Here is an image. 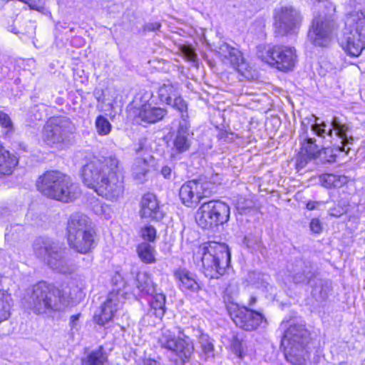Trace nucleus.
<instances>
[{
    "mask_svg": "<svg viewBox=\"0 0 365 365\" xmlns=\"http://www.w3.org/2000/svg\"><path fill=\"white\" fill-rule=\"evenodd\" d=\"M230 258L228 247L216 242L203 243L194 253L195 261L201 262L203 273L210 279H217L225 274Z\"/></svg>",
    "mask_w": 365,
    "mask_h": 365,
    "instance_id": "7ed1b4c3",
    "label": "nucleus"
},
{
    "mask_svg": "<svg viewBox=\"0 0 365 365\" xmlns=\"http://www.w3.org/2000/svg\"><path fill=\"white\" fill-rule=\"evenodd\" d=\"M72 123L66 118H51L45 124L41 134L42 140L51 147H61L69 140L73 131Z\"/></svg>",
    "mask_w": 365,
    "mask_h": 365,
    "instance_id": "ddd939ff",
    "label": "nucleus"
},
{
    "mask_svg": "<svg viewBox=\"0 0 365 365\" xmlns=\"http://www.w3.org/2000/svg\"><path fill=\"white\" fill-rule=\"evenodd\" d=\"M161 174L165 178L170 179L172 175V169L168 166H163L161 169Z\"/></svg>",
    "mask_w": 365,
    "mask_h": 365,
    "instance_id": "603ef678",
    "label": "nucleus"
},
{
    "mask_svg": "<svg viewBox=\"0 0 365 365\" xmlns=\"http://www.w3.org/2000/svg\"><path fill=\"white\" fill-rule=\"evenodd\" d=\"M17 163V158L0 145V177L10 175Z\"/></svg>",
    "mask_w": 365,
    "mask_h": 365,
    "instance_id": "cd10ccee",
    "label": "nucleus"
},
{
    "mask_svg": "<svg viewBox=\"0 0 365 365\" xmlns=\"http://www.w3.org/2000/svg\"><path fill=\"white\" fill-rule=\"evenodd\" d=\"M6 230L5 238L7 240H11L15 238V234L19 235L20 233L23 232L24 228L19 225H15L14 226L10 225V227H7Z\"/></svg>",
    "mask_w": 365,
    "mask_h": 365,
    "instance_id": "c03bdc74",
    "label": "nucleus"
},
{
    "mask_svg": "<svg viewBox=\"0 0 365 365\" xmlns=\"http://www.w3.org/2000/svg\"><path fill=\"white\" fill-rule=\"evenodd\" d=\"M182 52L184 56L190 61H195L196 58V55L193 50L188 46H183L182 48Z\"/></svg>",
    "mask_w": 365,
    "mask_h": 365,
    "instance_id": "de8ad7c7",
    "label": "nucleus"
},
{
    "mask_svg": "<svg viewBox=\"0 0 365 365\" xmlns=\"http://www.w3.org/2000/svg\"><path fill=\"white\" fill-rule=\"evenodd\" d=\"M230 207L221 201H210L203 203L196 212L195 220L200 227L209 229L222 225L230 217Z\"/></svg>",
    "mask_w": 365,
    "mask_h": 365,
    "instance_id": "9b49d317",
    "label": "nucleus"
},
{
    "mask_svg": "<svg viewBox=\"0 0 365 365\" xmlns=\"http://www.w3.org/2000/svg\"><path fill=\"white\" fill-rule=\"evenodd\" d=\"M330 153V157L327 159L328 162H333L335 160L336 155L333 153V150L329 148H327L324 150V153Z\"/></svg>",
    "mask_w": 365,
    "mask_h": 365,
    "instance_id": "4d7b16f0",
    "label": "nucleus"
},
{
    "mask_svg": "<svg viewBox=\"0 0 365 365\" xmlns=\"http://www.w3.org/2000/svg\"><path fill=\"white\" fill-rule=\"evenodd\" d=\"M140 216L154 220H160L163 217L158 201L155 195L147 193L143 195L140 202Z\"/></svg>",
    "mask_w": 365,
    "mask_h": 365,
    "instance_id": "b1692460",
    "label": "nucleus"
},
{
    "mask_svg": "<svg viewBox=\"0 0 365 365\" xmlns=\"http://www.w3.org/2000/svg\"><path fill=\"white\" fill-rule=\"evenodd\" d=\"M34 251L52 269L66 274L70 269L65 256V250L50 239L40 237L34 243Z\"/></svg>",
    "mask_w": 365,
    "mask_h": 365,
    "instance_id": "6e6552de",
    "label": "nucleus"
},
{
    "mask_svg": "<svg viewBox=\"0 0 365 365\" xmlns=\"http://www.w3.org/2000/svg\"><path fill=\"white\" fill-rule=\"evenodd\" d=\"M199 344L201 357L205 361L213 359L215 357L213 340L207 334H202L199 337Z\"/></svg>",
    "mask_w": 365,
    "mask_h": 365,
    "instance_id": "c756f323",
    "label": "nucleus"
},
{
    "mask_svg": "<svg viewBox=\"0 0 365 365\" xmlns=\"http://www.w3.org/2000/svg\"><path fill=\"white\" fill-rule=\"evenodd\" d=\"M286 360L293 365H306L310 361L311 344L283 346Z\"/></svg>",
    "mask_w": 365,
    "mask_h": 365,
    "instance_id": "4be33fe9",
    "label": "nucleus"
},
{
    "mask_svg": "<svg viewBox=\"0 0 365 365\" xmlns=\"http://www.w3.org/2000/svg\"><path fill=\"white\" fill-rule=\"evenodd\" d=\"M321 182L324 187H340L346 182V178L333 174H325L321 177Z\"/></svg>",
    "mask_w": 365,
    "mask_h": 365,
    "instance_id": "c9c22d12",
    "label": "nucleus"
},
{
    "mask_svg": "<svg viewBox=\"0 0 365 365\" xmlns=\"http://www.w3.org/2000/svg\"><path fill=\"white\" fill-rule=\"evenodd\" d=\"M328 14H320L314 18L309 29L308 37L315 46L326 47L330 44L336 35L338 25L334 18L336 6L327 3Z\"/></svg>",
    "mask_w": 365,
    "mask_h": 365,
    "instance_id": "0eeeda50",
    "label": "nucleus"
},
{
    "mask_svg": "<svg viewBox=\"0 0 365 365\" xmlns=\"http://www.w3.org/2000/svg\"><path fill=\"white\" fill-rule=\"evenodd\" d=\"M277 123H279V120L277 119H274Z\"/></svg>",
    "mask_w": 365,
    "mask_h": 365,
    "instance_id": "e2e57ef3",
    "label": "nucleus"
},
{
    "mask_svg": "<svg viewBox=\"0 0 365 365\" xmlns=\"http://www.w3.org/2000/svg\"><path fill=\"white\" fill-rule=\"evenodd\" d=\"M344 210L343 207H337L331 208L329 210V213L331 216L339 217L341 216L344 213Z\"/></svg>",
    "mask_w": 365,
    "mask_h": 365,
    "instance_id": "3c124183",
    "label": "nucleus"
},
{
    "mask_svg": "<svg viewBox=\"0 0 365 365\" xmlns=\"http://www.w3.org/2000/svg\"><path fill=\"white\" fill-rule=\"evenodd\" d=\"M302 132L299 136L301 150L296 161L298 170L303 168L309 160L317 158L320 153V148L316 144L315 138L308 133V127L305 126L304 122L302 123Z\"/></svg>",
    "mask_w": 365,
    "mask_h": 365,
    "instance_id": "f3484780",
    "label": "nucleus"
},
{
    "mask_svg": "<svg viewBox=\"0 0 365 365\" xmlns=\"http://www.w3.org/2000/svg\"><path fill=\"white\" fill-rule=\"evenodd\" d=\"M137 253L140 260L146 264L155 262V250L148 242H141L137 247Z\"/></svg>",
    "mask_w": 365,
    "mask_h": 365,
    "instance_id": "2f4dec72",
    "label": "nucleus"
},
{
    "mask_svg": "<svg viewBox=\"0 0 365 365\" xmlns=\"http://www.w3.org/2000/svg\"><path fill=\"white\" fill-rule=\"evenodd\" d=\"M170 105L179 110L182 114V120L185 119L184 118L186 116L185 113H187V106L185 101L182 98H180L178 95L174 96V98L172 99V103Z\"/></svg>",
    "mask_w": 365,
    "mask_h": 365,
    "instance_id": "79ce46f5",
    "label": "nucleus"
},
{
    "mask_svg": "<svg viewBox=\"0 0 365 365\" xmlns=\"http://www.w3.org/2000/svg\"><path fill=\"white\" fill-rule=\"evenodd\" d=\"M81 178L87 187L107 200L117 202L123 197L124 177L115 156L91 160L83 166Z\"/></svg>",
    "mask_w": 365,
    "mask_h": 365,
    "instance_id": "f257e3e1",
    "label": "nucleus"
},
{
    "mask_svg": "<svg viewBox=\"0 0 365 365\" xmlns=\"http://www.w3.org/2000/svg\"><path fill=\"white\" fill-rule=\"evenodd\" d=\"M318 204V202L309 201L307 204V208L309 210H312L317 207Z\"/></svg>",
    "mask_w": 365,
    "mask_h": 365,
    "instance_id": "13d9d810",
    "label": "nucleus"
},
{
    "mask_svg": "<svg viewBox=\"0 0 365 365\" xmlns=\"http://www.w3.org/2000/svg\"><path fill=\"white\" fill-rule=\"evenodd\" d=\"M219 49L220 54L227 60L242 75L245 76L248 65L245 62L241 51L226 43H222Z\"/></svg>",
    "mask_w": 365,
    "mask_h": 365,
    "instance_id": "5701e85b",
    "label": "nucleus"
},
{
    "mask_svg": "<svg viewBox=\"0 0 365 365\" xmlns=\"http://www.w3.org/2000/svg\"><path fill=\"white\" fill-rule=\"evenodd\" d=\"M177 95H178V86L172 84L170 81L163 83L158 89L160 100L167 104H171L172 99Z\"/></svg>",
    "mask_w": 365,
    "mask_h": 365,
    "instance_id": "473e14b6",
    "label": "nucleus"
},
{
    "mask_svg": "<svg viewBox=\"0 0 365 365\" xmlns=\"http://www.w3.org/2000/svg\"><path fill=\"white\" fill-rule=\"evenodd\" d=\"M0 125L9 130L12 128V122L10 117L4 112H0Z\"/></svg>",
    "mask_w": 365,
    "mask_h": 365,
    "instance_id": "a18cd8bd",
    "label": "nucleus"
},
{
    "mask_svg": "<svg viewBox=\"0 0 365 365\" xmlns=\"http://www.w3.org/2000/svg\"><path fill=\"white\" fill-rule=\"evenodd\" d=\"M108 356L102 346L91 351L81 360L82 365H103Z\"/></svg>",
    "mask_w": 365,
    "mask_h": 365,
    "instance_id": "7c9ffc66",
    "label": "nucleus"
},
{
    "mask_svg": "<svg viewBox=\"0 0 365 365\" xmlns=\"http://www.w3.org/2000/svg\"><path fill=\"white\" fill-rule=\"evenodd\" d=\"M258 56L263 61L282 71L292 70L297 61L295 48L284 45L265 46L259 51Z\"/></svg>",
    "mask_w": 365,
    "mask_h": 365,
    "instance_id": "1a4fd4ad",
    "label": "nucleus"
},
{
    "mask_svg": "<svg viewBox=\"0 0 365 365\" xmlns=\"http://www.w3.org/2000/svg\"><path fill=\"white\" fill-rule=\"evenodd\" d=\"M230 207L221 201H210L203 203L196 212L195 220L200 227L209 229L222 225L230 217Z\"/></svg>",
    "mask_w": 365,
    "mask_h": 365,
    "instance_id": "9d476101",
    "label": "nucleus"
},
{
    "mask_svg": "<svg viewBox=\"0 0 365 365\" xmlns=\"http://www.w3.org/2000/svg\"><path fill=\"white\" fill-rule=\"evenodd\" d=\"M281 327L284 329L282 346L311 344L310 333L302 322L297 319L282 322Z\"/></svg>",
    "mask_w": 365,
    "mask_h": 365,
    "instance_id": "2eb2a0df",
    "label": "nucleus"
},
{
    "mask_svg": "<svg viewBox=\"0 0 365 365\" xmlns=\"http://www.w3.org/2000/svg\"><path fill=\"white\" fill-rule=\"evenodd\" d=\"M135 281L137 288L142 293L153 294L155 292L153 282L147 272H138Z\"/></svg>",
    "mask_w": 365,
    "mask_h": 365,
    "instance_id": "72a5a7b5",
    "label": "nucleus"
},
{
    "mask_svg": "<svg viewBox=\"0 0 365 365\" xmlns=\"http://www.w3.org/2000/svg\"><path fill=\"white\" fill-rule=\"evenodd\" d=\"M174 277L182 291L196 292L200 289L198 283L187 269L180 268L175 270Z\"/></svg>",
    "mask_w": 365,
    "mask_h": 365,
    "instance_id": "a878e982",
    "label": "nucleus"
},
{
    "mask_svg": "<svg viewBox=\"0 0 365 365\" xmlns=\"http://www.w3.org/2000/svg\"><path fill=\"white\" fill-rule=\"evenodd\" d=\"M95 127L98 134L103 136L110 133L112 125L106 117L98 115L95 120Z\"/></svg>",
    "mask_w": 365,
    "mask_h": 365,
    "instance_id": "e433bc0d",
    "label": "nucleus"
},
{
    "mask_svg": "<svg viewBox=\"0 0 365 365\" xmlns=\"http://www.w3.org/2000/svg\"><path fill=\"white\" fill-rule=\"evenodd\" d=\"M123 302L124 292L119 289L112 290L103 304L100 313L95 315V322L103 326L112 320L115 313L121 308Z\"/></svg>",
    "mask_w": 365,
    "mask_h": 365,
    "instance_id": "a211bd4d",
    "label": "nucleus"
},
{
    "mask_svg": "<svg viewBox=\"0 0 365 365\" xmlns=\"http://www.w3.org/2000/svg\"><path fill=\"white\" fill-rule=\"evenodd\" d=\"M255 302V298H252V302H251V303L250 304L252 305Z\"/></svg>",
    "mask_w": 365,
    "mask_h": 365,
    "instance_id": "bf43d9fd",
    "label": "nucleus"
},
{
    "mask_svg": "<svg viewBox=\"0 0 365 365\" xmlns=\"http://www.w3.org/2000/svg\"><path fill=\"white\" fill-rule=\"evenodd\" d=\"M10 31L14 34H24L30 35V34H33L34 33V26L31 23H30L28 29H26V30H16V29L14 28Z\"/></svg>",
    "mask_w": 365,
    "mask_h": 365,
    "instance_id": "8fccbe9b",
    "label": "nucleus"
},
{
    "mask_svg": "<svg viewBox=\"0 0 365 365\" xmlns=\"http://www.w3.org/2000/svg\"><path fill=\"white\" fill-rule=\"evenodd\" d=\"M36 186L43 195L66 203L73 201L80 195L78 186L69 177L55 170L41 175Z\"/></svg>",
    "mask_w": 365,
    "mask_h": 365,
    "instance_id": "39448f33",
    "label": "nucleus"
},
{
    "mask_svg": "<svg viewBox=\"0 0 365 365\" xmlns=\"http://www.w3.org/2000/svg\"><path fill=\"white\" fill-rule=\"evenodd\" d=\"M70 292L41 282L33 287L31 294L26 299V306L36 314L50 315L63 311L69 303Z\"/></svg>",
    "mask_w": 365,
    "mask_h": 365,
    "instance_id": "f03ea898",
    "label": "nucleus"
},
{
    "mask_svg": "<svg viewBox=\"0 0 365 365\" xmlns=\"http://www.w3.org/2000/svg\"><path fill=\"white\" fill-rule=\"evenodd\" d=\"M80 314L72 315L70 318V326L71 329H76L77 327V322L79 319Z\"/></svg>",
    "mask_w": 365,
    "mask_h": 365,
    "instance_id": "864d4df0",
    "label": "nucleus"
},
{
    "mask_svg": "<svg viewBox=\"0 0 365 365\" xmlns=\"http://www.w3.org/2000/svg\"><path fill=\"white\" fill-rule=\"evenodd\" d=\"M150 301L151 308L155 311L156 317L161 319L165 312V295L163 293H153Z\"/></svg>",
    "mask_w": 365,
    "mask_h": 365,
    "instance_id": "f704fd0d",
    "label": "nucleus"
},
{
    "mask_svg": "<svg viewBox=\"0 0 365 365\" xmlns=\"http://www.w3.org/2000/svg\"><path fill=\"white\" fill-rule=\"evenodd\" d=\"M17 210V207L11 203L0 205V223L12 219Z\"/></svg>",
    "mask_w": 365,
    "mask_h": 365,
    "instance_id": "4c0bfd02",
    "label": "nucleus"
},
{
    "mask_svg": "<svg viewBox=\"0 0 365 365\" xmlns=\"http://www.w3.org/2000/svg\"><path fill=\"white\" fill-rule=\"evenodd\" d=\"M300 15L291 6H280L274 11V26L282 35L294 31L300 22Z\"/></svg>",
    "mask_w": 365,
    "mask_h": 365,
    "instance_id": "dca6fc26",
    "label": "nucleus"
},
{
    "mask_svg": "<svg viewBox=\"0 0 365 365\" xmlns=\"http://www.w3.org/2000/svg\"><path fill=\"white\" fill-rule=\"evenodd\" d=\"M313 275L309 268L306 267L302 271L295 272L292 276V280L295 284L309 283Z\"/></svg>",
    "mask_w": 365,
    "mask_h": 365,
    "instance_id": "58836bf2",
    "label": "nucleus"
},
{
    "mask_svg": "<svg viewBox=\"0 0 365 365\" xmlns=\"http://www.w3.org/2000/svg\"><path fill=\"white\" fill-rule=\"evenodd\" d=\"M230 348L232 351L239 358H242L245 356L242 341V339H240L237 336H232Z\"/></svg>",
    "mask_w": 365,
    "mask_h": 365,
    "instance_id": "ea45409f",
    "label": "nucleus"
},
{
    "mask_svg": "<svg viewBox=\"0 0 365 365\" xmlns=\"http://www.w3.org/2000/svg\"><path fill=\"white\" fill-rule=\"evenodd\" d=\"M230 317L235 324L245 331H254L263 322V316L246 307H236L230 312Z\"/></svg>",
    "mask_w": 365,
    "mask_h": 365,
    "instance_id": "6ab92c4d",
    "label": "nucleus"
},
{
    "mask_svg": "<svg viewBox=\"0 0 365 365\" xmlns=\"http://www.w3.org/2000/svg\"><path fill=\"white\" fill-rule=\"evenodd\" d=\"M309 227L312 232L319 234L322 232L323 226L319 219L314 218L310 222Z\"/></svg>",
    "mask_w": 365,
    "mask_h": 365,
    "instance_id": "49530a36",
    "label": "nucleus"
},
{
    "mask_svg": "<svg viewBox=\"0 0 365 365\" xmlns=\"http://www.w3.org/2000/svg\"><path fill=\"white\" fill-rule=\"evenodd\" d=\"M166 110L156 107L150 103H146L139 107L135 106L132 111L134 120L137 123H155L163 118Z\"/></svg>",
    "mask_w": 365,
    "mask_h": 365,
    "instance_id": "412c9836",
    "label": "nucleus"
},
{
    "mask_svg": "<svg viewBox=\"0 0 365 365\" xmlns=\"http://www.w3.org/2000/svg\"><path fill=\"white\" fill-rule=\"evenodd\" d=\"M87 216L73 214L68 224V241L71 247L81 254H86L94 248V232L88 224Z\"/></svg>",
    "mask_w": 365,
    "mask_h": 365,
    "instance_id": "423d86ee",
    "label": "nucleus"
},
{
    "mask_svg": "<svg viewBox=\"0 0 365 365\" xmlns=\"http://www.w3.org/2000/svg\"><path fill=\"white\" fill-rule=\"evenodd\" d=\"M93 212L101 217H103L106 219H109L111 217V209L110 207L108 205L101 202H96L93 205Z\"/></svg>",
    "mask_w": 365,
    "mask_h": 365,
    "instance_id": "a19ab883",
    "label": "nucleus"
},
{
    "mask_svg": "<svg viewBox=\"0 0 365 365\" xmlns=\"http://www.w3.org/2000/svg\"><path fill=\"white\" fill-rule=\"evenodd\" d=\"M262 280L264 281V279H266L267 278V276H264V274H262Z\"/></svg>",
    "mask_w": 365,
    "mask_h": 365,
    "instance_id": "052dcab7",
    "label": "nucleus"
},
{
    "mask_svg": "<svg viewBox=\"0 0 365 365\" xmlns=\"http://www.w3.org/2000/svg\"><path fill=\"white\" fill-rule=\"evenodd\" d=\"M140 365H160L158 361L150 359H144Z\"/></svg>",
    "mask_w": 365,
    "mask_h": 365,
    "instance_id": "6e6d98bb",
    "label": "nucleus"
},
{
    "mask_svg": "<svg viewBox=\"0 0 365 365\" xmlns=\"http://www.w3.org/2000/svg\"><path fill=\"white\" fill-rule=\"evenodd\" d=\"M158 341L162 347L172 351L181 364L188 362L194 353L193 341L182 331L176 336L168 329L163 330Z\"/></svg>",
    "mask_w": 365,
    "mask_h": 365,
    "instance_id": "f8f14e48",
    "label": "nucleus"
},
{
    "mask_svg": "<svg viewBox=\"0 0 365 365\" xmlns=\"http://www.w3.org/2000/svg\"><path fill=\"white\" fill-rule=\"evenodd\" d=\"M141 236L145 240L153 242L156 237V230L151 225H146L141 230Z\"/></svg>",
    "mask_w": 365,
    "mask_h": 365,
    "instance_id": "37998d69",
    "label": "nucleus"
},
{
    "mask_svg": "<svg viewBox=\"0 0 365 365\" xmlns=\"http://www.w3.org/2000/svg\"><path fill=\"white\" fill-rule=\"evenodd\" d=\"M215 183L202 178L186 182L180 189L179 195L182 202L187 207H195L202 198L211 195Z\"/></svg>",
    "mask_w": 365,
    "mask_h": 365,
    "instance_id": "4468645a",
    "label": "nucleus"
},
{
    "mask_svg": "<svg viewBox=\"0 0 365 365\" xmlns=\"http://www.w3.org/2000/svg\"><path fill=\"white\" fill-rule=\"evenodd\" d=\"M251 205H252L251 202L245 200L244 198H240L236 203L237 208L241 211L245 210L246 209L250 207Z\"/></svg>",
    "mask_w": 365,
    "mask_h": 365,
    "instance_id": "09e8293b",
    "label": "nucleus"
},
{
    "mask_svg": "<svg viewBox=\"0 0 365 365\" xmlns=\"http://www.w3.org/2000/svg\"><path fill=\"white\" fill-rule=\"evenodd\" d=\"M152 158H137L132 167V175L135 180L138 182H143L145 180L146 175L149 171V160Z\"/></svg>",
    "mask_w": 365,
    "mask_h": 365,
    "instance_id": "c85d7f7f",
    "label": "nucleus"
},
{
    "mask_svg": "<svg viewBox=\"0 0 365 365\" xmlns=\"http://www.w3.org/2000/svg\"><path fill=\"white\" fill-rule=\"evenodd\" d=\"M160 27V24L158 22L150 23L147 24L145 29L147 31H155Z\"/></svg>",
    "mask_w": 365,
    "mask_h": 365,
    "instance_id": "5fc2aeb1",
    "label": "nucleus"
},
{
    "mask_svg": "<svg viewBox=\"0 0 365 365\" xmlns=\"http://www.w3.org/2000/svg\"><path fill=\"white\" fill-rule=\"evenodd\" d=\"M318 118H315L314 123L311 124V130L314 134H317L319 137L324 138L325 135L331 137L334 132L335 133L336 136L339 137L342 140V143L344 145L349 143V140L348 138L347 132L349 128L345 124L341 123L336 118H334L332 121L331 122L330 127L327 130V124L325 123H319L317 122ZM339 151H344V146L339 148Z\"/></svg>",
    "mask_w": 365,
    "mask_h": 365,
    "instance_id": "aec40b11",
    "label": "nucleus"
},
{
    "mask_svg": "<svg viewBox=\"0 0 365 365\" xmlns=\"http://www.w3.org/2000/svg\"><path fill=\"white\" fill-rule=\"evenodd\" d=\"M3 276L0 273V323L7 320L11 316L14 301L8 289L3 288Z\"/></svg>",
    "mask_w": 365,
    "mask_h": 365,
    "instance_id": "bb28decb",
    "label": "nucleus"
},
{
    "mask_svg": "<svg viewBox=\"0 0 365 365\" xmlns=\"http://www.w3.org/2000/svg\"><path fill=\"white\" fill-rule=\"evenodd\" d=\"M189 125L185 119L180 122L178 130L173 138V150L182 153L188 150L191 145V134Z\"/></svg>",
    "mask_w": 365,
    "mask_h": 365,
    "instance_id": "393cba45",
    "label": "nucleus"
},
{
    "mask_svg": "<svg viewBox=\"0 0 365 365\" xmlns=\"http://www.w3.org/2000/svg\"><path fill=\"white\" fill-rule=\"evenodd\" d=\"M339 43L352 56H359L365 48V12L361 11V6L347 10Z\"/></svg>",
    "mask_w": 365,
    "mask_h": 365,
    "instance_id": "20e7f679",
    "label": "nucleus"
},
{
    "mask_svg": "<svg viewBox=\"0 0 365 365\" xmlns=\"http://www.w3.org/2000/svg\"><path fill=\"white\" fill-rule=\"evenodd\" d=\"M142 149V147H140L139 149L137 150V152H139L140 150Z\"/></svg>",
    "mask_w": 365,
    "mask_h": 365,
    "instance_id": "680f3d73",
    "label": "nucleus"
}]
</instances>
